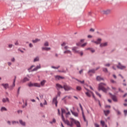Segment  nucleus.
<instances>
[{
    "label": "nucleus",
    "mask_w": 127,
    "mask_h": 127,
    "mask_svg": "<svg viewBox=\"0 0 127 127\" xmlns=\"http://www.w3.org/2000/svg\"><path fill=\"white\" fill-rule=\"evenodd\" d=\"M64 53V54H70V55H72V53L71 52V51L70 50H66L65 51Z\"/></svg>",
    "instance_id": "5701e85b"
},
{
    "label": "nucleus",
    "mask_w": 127,
    "mask_h": 127,
    "mask_svg": "<svg viewBox=\"0 0 127 127\" xmlns=\"http://www.w3.org/2000/svg\"><path fill=\"white\" fill-rule=\"evenodd\" d=\"M56 123V120L55 119H53L52 121L50 122V124H55Z\"/></svg>",
    "instance_id": "72a5a7b5"
},
{
    "label": "nucleus",
    "mask_w": 127,
    "mask_h": 127,
    "mask_svg": "<svg viewBox=\"0 0 127 127\" xmlns=\"http://www.w3.org/2000/svg\"><path fill=\"white\" fill-rule=\"evenodd\" d=\"M70 112H71L72 115L74 116V117H78V113L72 111L71 110H70Z\"/></svg>",
    "instance_id": "a211bd4d"
},
{
    "label": "nucleus",
    "mask_w": 127,
    "mask_h": 127,
    "mask_svg": "<svg viewBox=\"0 0 127 127\" xmlns=\"http://www.w3.org/2000/svg\"><path fill=\"white\" fill-rule=\"evenodd\" d=\"M63 88H64L63 89H64V91H70L71 90H73V88L71 86H70L67 84H64L63 86Z\"/></svg>",
    "instance_id": "7ed1b4c3"
},
{
    "label": "nucleus",
    "mask_w": 127,
    "mask_h": 127,
    "mask_svg": "<svg viewBox=\"0 0 127 127\" xmlns=\"http://www.w3.org/2000/svg\"><path fill=\"white\" fill-rule=\"evenodd\" d=\"M55 78L56 79V80H60V76L58 75L55 76Z\"/></svg>",
    "instance_id": "a18cd8bd"
},
{
    "label": "nucleus",
    "mask_w": 127,
    "mask_h": 127,
    "mask_svg": "<svg viewBox=\"0 0 127 127\" xmlns=\"http://www.w3.org/2000/svg\"><path fill=\"white\" fill-rule=\"evenodd\" d=\"M90 31H91L92 32H94V31H95V29H94L93 28H91L90 29Z\"/></svg>",
    "instance_id": "e2e57ef3"
},
{
    "label": "nucleus",
    "mask_w": 127,
    "mask_h": 127,
    "mask_svg": "<svg viewBox=\"0 0 127 127\" xmlns=\"http://www.w3.org/2000/svg\"><path fill=\"white\" fill-rule=\"evenodd\" d=\"M106 67H110L111 66V64H107L104 65Z\"/></svg>",
    "instance_id": "8fccbe9b"
},
{
    "label": "nucleus",
    "mask_w": 127,
    "mask_h": 127,
    "mask_svg": "<svg viewBox=\"0 0 127 127\" xmlns=\"http://www.w3.org/2000/svg\"><path fill=\"white\" fill-rule=\"evenodd\" d=\"M40 68H41V66L40 65V64H39V65H37L31 71V72H34V71H37L38 69H40Z\"/></svg>",
    "instance_id": "9d476101"
},
{
    "label": "nucleus",
    "mask_w": 127,
    "mask_h": 127,
    "mask_svg": "<svg viewBox=\"0 0 127 127\" xmlns=\"http://www.w3.org/2000/svg\"><path fill=\"white\" fill-rule=\"evenodd\" d=\"M56 88L57 89V90H60V89H63L64 87L62 85H61V84H60L59 83H57L56 84Z\"/></svg>",
    "instance_id": "9b49d317"
},
{
    "label": "nucleus",
    "mask_w": 127,
    "mask_h": 127,
    "mask_svg": "<svg viewBox=\"0 0 127 127\" xmlns=\"http://www.w3.org/2000/svg\"><path fill=\"white\" fill-rule=\"evenodd\" d=\"M74 122H75V119L73 118H71L70 124L69 123V124L68 126H69V127H73V124H74Z\"/></svg>",
    "instance_id": "ddd939ff"
},
{
    "label": "nucleus",
    "mask_w": 127,
    "mask_h": 127,
    "mask_svg": "<svg viewBox=\"0 0 127 127\" xmlns=\"http://www.w3.org/2000/svg\"><path fill=\"white\" fill-rule=\"evenodd\" d=\"M85 95H86V96H87V97H89V98L90 97H91V94L88 92L85 93Z\"/></svg>",
    "instance_id": "ea45409f"
},
{
    "label": "nucleus",
    "mask_w": 127,
    "mask_h": 127,
    "mask_svg": "<svg viewBox=\"0 0 127 127\" xmlns=\"http://www.w3.org/2000/svg\"><path fill=\"white\" fill-rule=\"evenodd\" d=\"M86 45H87V43H85L83 44L82 45H81V47H85V46H86Z\"/></svg>",
    "instance_id": "3c124183"
},
{
    "label": "nucleus",
    "mask_w": 127,
    "mask_h": 127,
    "mask_svg": "<svg viewBox=\"0 0 127 127\" xmlns=\"http://www.w3.org/2000/svg\"><path fill=\"white\" fill-rule=\"evenodd\" d=\"M16 80V76H15L12 85L9 87V88L11 90H12L13 89V87L15 86V81Z\"/></svg>",
    "instance_id": "6e6552de"
},
{
    "label": "nucleus",
    "mask_w": 127,
    "mask_h": 127,
    "mask_svg": "<svg viewBox=\"0 0 127 127\" xmlns=\"http://www.w3.org/2000/svg\"><path fill=\"white\" fill-rule=\"evenodd\" d=\"M62 121L65 124V125H67V126H69V124H70V122L68 120H65V118H64V115H62Z\"/></svg>",
    "instance_id": "423d86ee"
},
{
    "label": "nucleus",
    "mask_w": 127,
    "mask_h": 127,
    "mask_svg": "<svg viewBox=\"0 0 127 127\" xmlns=\"http://www.w3.org/2000/svg\"><path fill=\"white\" fill-rule=\"evenodd\" d=\"M74 124L76 125L77 127H81V125L80 124V122H79V121L74 120Z\"/></svg>",
    "instance_id": "2eb2a0df"
},
{
    "label": "nucleus",
    "mask_w": 127,
    "mask_h": 127,
    "mask_svg": "<svg viewBox=\"0 0 127 127\" xmlns=\"http://www.w3.org/2000/svg\"><path fill=\"white\" fill-rule=\"evenodd\" d=\"M76 81H78V82H79V83H81V84H84V83H85V81L84 80L81 81L79 80V79H76Z\"/></svg>",
    "instance_id": "58836bf2"
},
{
    "label": "nucleus",
    "mask_w": 127,
    "mask_h": 127,
    "mask_svg": "<svg viewBox=\"0 0 127 127\" xmlns=\"http://www.w3.org/2000/svg\"><path fill=\"white\" fill-rule=\"evenodd\" d=\"M38 41H40V40L38 39H36L35 40H32L33 43H36L37 42H38Z\"/></svg>",
    "instance_id": "bb28decb"
},
{
    "label": "nucleus",
    "mask_w": 127,
    "mask_h": 127,
    "mask_svg": "<svg viewBox=\"0 0 127 127\" xmlns=\"http://www.w3.org/2000/svg\"><path fill=\"white\" fill-rule=\"evenodd\" d=\"M85 41V39H81L80 40V43H83Z\"/></svg>",
    "instance_id": "69168bd1"
},
{
    "label": "nucleus",
    "mask_w": 127,
    "mask_h": 127,
    "mask_svg": "<svg viewBox=\"0 0 127 127\" xmlns=\"http://www.w3.org/2000/svg\"><path fill=\"white\" fill-rule=\"evenodd\" d=\"M94 126L95 127H100V125H99L98 124H95Z\"/></svg>",
    "instance_id": "5fc2aeb1"
},
{
    "label": "nucleus",
    "mask_w": 127,
    "mask_h": 127,
    "mask_svg": "<svg viewBox=\"0 0 127 127\" xmlns=\"http://www.w3.org/2000/svg\"><path fill=\"white\" fill-rule=\"evenodd\" d=\"M1 86H2L5 90H6V89L9 88L8 83H2V84H1Z\"/></svg>",
    "instance_id": "4468645a"
},
{
    "label": "nucleus",
    "mask_w": 127,
    "mask_h": 127,
    "mask_svg": "<svg viewBox=\"0 0 127 127\" xmlns=\"http://www.w3.org/2000/svg\"><path fill=\"white\" fill-rule=\"evenodd\" d=\"M45 83H46V80H43L41 82V85L42 86H44V85L45 84Z\"/></svg>",
    "instance_id": "cd10ccee"
},
{
    "label": "nucleus",
    "mask_w": 127,
    "mask_h": 127,
    "mask_svg": "<svg viewBox=\"0 0 127 127\" xmlns=\"http://www.w3.org/2000/svg\"><path fill=\"white\" fill-rule=\"evenodd\" d=\"M18 114H22V110H18L17 111Z\"/></svg>",
    "instance_id": "6e6d98bb"
},
{
    "label": "nucleus",
    "mask_w": 127,
    "mask_h": 127,
    "mask_svg": "<svg viewBox=\"0 0 127 127\" xmlns=\"http://www.w3.org/2000/svg\"><path fill=\"white\" fill-rule=\"evenodd\" d=\"M44 46H49V43H48V42H46L44 43Z\"/></svg>",
    "instance_id": "37998d69"
},
{
    "label": "nucleus",
    "mask_w": 127,
    "mask_h": 127,
    "mask_svg": "<svg viewBox=\"0 0 127 127\" xmlns=\"http://www.w3.org/2000/svg\"><path fill=\"white\" fill-rule=\"evenodd\" d=\"M77 53H79V54H80L81 56H83V52H78Z\"/></svg>",
    "instance_id": "864d4df0"
},
{
    "label": "nucleus",
    "mask_w": 127,
    "mask_h": 127,
    "mask_svg": "<svg viewBox=\"0 0 127 127\" xmlns=\"http://www.w3.org/2000/svg\"><path fill=\"white\" fill-rule=\"evenodd\" d=\"M9 48H12V44H10L8 45Z\"/></svg>",
    "instance_id": "338daca9"
},
{
    "label": "nucleus",
    "mask_w": 127,
    "mask_h": 127,
    "mask_svg": "<svg viewBox=\"0 0 127 127\" xmlns=\"http://www.w3.org/2000/svg\"><path fill=\"white\" fill-rule=\"evenodd\" d=\"M95 94L99 96V98H101L102 95L99 93V92H98V91H95Z\"/></svg>",
    "instance_id": "e433bc0d"
},
{
    "label": "nucleus",
    "mask_w": 127,
    "mask_h": 127,
    "mask_svg": "<svg viewBox=\"0 0 127 127\" xmlns=\"http://www.w3.org/2000/svg\"><path fill=\"white\" fill-rule=\"evenodd\" d=\"M72 51H75L76 53H78V51L76 50V47L72 48Z\"/></svg>",
    "instance_id": "79ce46f5"
},
{
    "label": "nucleus",
    "mask_w": 127,
    "mask_h": 127,
    "mask_svg": "<svg viewBox=\"0 0 127 127\" xmlns=\"http://www.w3.org/2000/svg\"><path fill=\"white\" fill-rule=\"evenodd\" d=\"M61 96V91H58V94L56 97H57V99L59 97H60Z\"/></svg>",
    "instance_id": "f704fd0d"
},
{
    "label": "nucleus",
    "mask_w": 127,
    "mask_h": 127,
    "mask_svg": "<svg viewBox=\"0 0 127 127\" xmlns=\"http://www.w3.org/2000/svg\"><path fill=\"white\" fill-rule=\"evenodd\" d=\"M102 69H103V72H105V73H108V68L103 67Z\"/></svg>",
    "instance_id": "c756f323"
},
{
    "label": "nucleus",
    "mask_w": 127,
    "mask_h": 127,
    "mask_svg": "<svg viewBox=\"0 0 127 127\" xmlns=\"http://www.w3.org/2000/svg\"><path fill=\"white\" fill-rule=\"evenodd\" d=\"M6 102H8V103H9V99L8 98H3L2 99V102L3 103H6Z\"/></svg>",
    "instance_id": "412c9836"
},
{
    "label": "nucleus",
    "mask_w": 127,
    "mask_h": 127,
    "mask_svg": "<svg viewBox=\"0 0 127 127\" xmlns=\"http://www.w3.org/2000/svg\"><path fill=\"white\" fill-rule=\"evenodd\" d=\"M53 104H55L56 107H57V104H58V101H57V97H55L53 99Z\"/></svg>",
    "instance_id": "1a4fd4ad"
},
{
    "label": "nucleus",
    "mask_w": 127,
    "mask_h": 127,
    "mask_svg": "<svg viewBox=\"0 0 127 127\" xmlns=\"http://www.w3.org/2000/svg\"><path fill=\"white\" fill-rule=\"evenodd\" d=\"M106 85V84L104 83H99L98 85V91H103L104 93H107L108 89L104 87Z\"/></svg>",
    "instance_id": "f257e3e1"
},
{
    "label": "nucleus",
    "mask_w": 127,
    "mask_h": 127,
    "mask_svg": "<svg viewBox=\"0 0 127 127\" xmlns=\"http://www.w3.org/2000/svg\"><path fill=\"white\" fill-rule=\"evenodd\" d=\"M107 45H108V43L105 42L100 44V47H105V46H107Z\"/></svg>",
    "instance_id": "aec40b11"
},
{
    "label": "nucleus",
    "mask_w": 127,
    "mask_h": 127,
    "mask_svg": "<svg viewBox=\"0 0 127 127\" xmlns=\"http://www.w3.org/2000/svg\"><path fill=\"white\" fill-rule=\"evenodd\" d=\"M84 70L83 69H81L79 71V74H82V73H83V71Z\"/></svg>",
    "instance_id": "13d9d810"
},
{
    "label": "nucleus",
    "mask_w": 127,
    "mask_h": 127,
    "mask_svg": "<svg viewBox=\"0 0 127 127\" xmlns=\"http://www.w3.org/2000/svg\"><path fill=\"white\" fill-rule=\"evenodd\" d=\"M29 47H30L31 48H32V47H33V45H32V44H31V43H30Z\"/></svg>",
    "instance_id": "052dcab7"
},
{
    "label": "nucleus",
    "mask_w": 127,
    "mask_h": 127,
    "mask_svg": "<svg viewBox=\"0 0 127 127\" xmlns=\"http://www.w3.org/2000/svg\"><path fill=\"white\" fill-rule=\"evenodd\" d=\"M62 46H65L66 45V43L64 42L63 44H61Z\"/></svg>",
    "instance_id": "0e129e2a"
},
{
    "label": "nucleus",
    "mask_w": 127,
    "mask_h": 127,
    "mask_svg": "<svg viewBox=\"0 0 127 127\" xmlns=\"http://www.w3.org/2000/svg\"><path fill=\"white\" fill-rule=\"evenodd\" d=\"M51 49V48H47V47H42V51H44V50H45V51H49V50H50Z\"/></svg>",
    "instance_id": "f3484780"
},
{
    "label": "nucleus",
    "mask_w": 127,
    "mask_h": 127,
    "mask_svg": "<svg viewBox=\"0 0 127 127\" xmlns=\"http://www.w3.org/2000/svg\"><path fill=\"white\" fill-rule=\"evenodd\" d=\"M110 82L111 83H113V84H115V83H117V82L116 81L114 80V79H111Z\"/></svg>",
    "instance_id": "49530a36"
},
{
    "label": "nucleus",
    "mask_w": 127,
    "mask_h": 127,
    "mask_svg": "<svg viewBox=\"0 0 127 127\" xmlns=\"http://www.w3.org/2000/svg\"><path fill=\"white\" fill-rule=\"evenodd\" d=\"M18 51H20V52H21V53H24V52L21 50H20V49H18Z\"/></svg>",
    "instance_id": "4d7b16f0"
},
{
    "label": "nucleus",
    "mask_w": 127,
    "mask_h": 127,
    "mask_svg": "<svg viewBox=\"0 0 127 127\" xmlns=\"http://www.w3.org/2000/svg\"><path fill=\"white\" fill-rule=\"evenodd\" d=\"M117 68L118 69H120L121 70H124V69H125L126 66L122 65L121 63H118V65L117 66Z\"/></svg>",
    "instance_id": "39448f33"
},
{
    "label": "nucleus",
    "mask_w": 127,
    "mask_h": 127,
    "mask_svg": "<svg viewBox=\"0 0 127 127\" xmlns=\"http://www.w3.org/2000/svg\"><path fill=\"white\" fill-rule=\"evenodd\" d=\"M112 11V10L111 9H107L106 10L103 11V14H110Z\"/></svg>",
    "instance_id": "f8f14e48"
},
{
    "label": "nucleus",
    "mask_w": 127,
    "mask_h": 127,
    "mask_svg": "<svg viewBox=\"0 0 127 127\" xmlns=\"http://www.w3.org/2000/svg\"><path fill=\"white\" fill-rule=\"evenodd\" d=\"M0 111H1V112H3V111H7V109H6L5 108V107H3L1 108Z\"/></svg>",
    "instance_id": "c85d7f7f"
},
{
    "label": "nucleus",
    "mask_w": 127,
    "mask_h": 127,
    "mask_svg": "<svg viewBox=\"0 0 127 127\" xmlns=\"http://www.w3.org/2000/svg\"><path fill=\"white\" fill-rule=\"evenodd\" d=\"M64 49H65V50H67V49H68V47L67 46H65V47H64Z\"/></svg>",
    "instance_id": "774afa93"
},
{
    "label": "nucleus",
    "mask_w": 127,
    "mask_h": 127,
    "mask_svg": "<svg viewBox=\"0 0 127 127\" xmlns=\"http://www.w3.org/2000/svg\"><path fill=\"white\" fill-rule=\"evenodd\" d=\"M28 86L29 87H37L38 88H40V87H41V85H40V84L38 83H31L30 82L29 83H28Z\"/></svg>",
    "instance_id": "f03ea898"
},
{
    "label": "nucleus",
    "mask_w": 127,
    "mask_h": 127,
    "mask_svg": "<svg viewBox=\"0 0 127 127\" xmlns=\"http://www.w3.org/2000/svg\"><path fill=\"white\" fill-rule=\"evenodd\" d=\"M96 80H97V81H103V80H104V78H103V77H101V76H97V77H96Z\"/></svg>",
    "instance_id": "6ab92c4d"
},
{
    "label": "nucleus",
    "mask_w": 127,
    "mask_h": 127,
    "mask_svg": "<svg viewBox=\"0 0 127 127\" xmlns=\"http://www.w3.org/2000/svg\"><path fill=\"white\" fill-rule=\"evenodd\" d=\"M20 87H19L18 88V90H17V95H19V91H20Z\"/></svg>",
    "instance_id": "de8ad7c7"
},
{
    "label": "nucleus",
    "mask_w": 127,
    "mask_h": 127,
    "mask_svg": "<svg viewBox=\"0 0 127 127\" xmlns=\"http://www.w3.org/2000/svg\"><path fill=\"white\" fill-rule=\"evenodd\" d=\"M27 81H29V79L27 77H24L22 80V83H25V82H27Z\"/></svg>",
    "instance_id": "4be33fe9"
},
{
    "label": "nucleus",
    "mask_w": 127,
    "mask_h": 127,
    "mask_svg": "<svg viewBox=\"0 0 127 127\" xmlns=\"http://www.w3.org/2000/svg\"><path fill=\"white\" fill-rule=\"evenodd\" d=\"M76 90L77 91H82V87H81L80 86H77Z\"/></svg>",
    "instance_id": "7c9ffc66"
},
{
    "label": "nucleus",
    "mask_w": 127,
    "mask_h": 127,
    "mask_svg": "<svg viewBox=\"0 0 127 127\" xmlns=\"http://www.w3.org/2000/svg\"><path fill=\"white\" fill-rule=\"evenodd\" d=\"M101 41H102V39L99 38L97 41L94 42V43H95V44H101Z\"/></svg>",
    "instance_id": "dca6fc26"
},
{
    "label": "nucleus",
    "mask_w": 127,
    "mask_h": 127,
    "mask_svg": "<svg viewBox=\"0 0 127 127\" xmlns=\"http://www.w3.org/2000/svg\"><path fill=\"white\" fill-rule=\"evenodd\" d=\"M11 62H14V61H15V59H14V58H13L12 59H11Z\"/></svg>",
    "instance_id": "bf43d9fd"
},
{
    "label": "nucleus",
    "mask_w": 127,
    "mask_h": 127,
    "mask_svg": "<svg viewBox=\"0 0 127 127\" xmlns=\"http://www.w3.org/2000/svg\"><path fill=\"white\" fill-rule=\"evenodd\" d=\"M61 111H62V116H63V114H65V113H66V110H65V109H64V108H62Z\"/></svg>",
    "instance_id": "a878e982"
},
{
    "label": "nucleus",
    "mask_w": 127,
    "mask_h": 127,
    "mask_svg": "<svg viewBox=\"0 0 127 127\" xmlns=\"http://www.w3.org/2000/svg\"><path fill=\"white\" fill-rule=\"evenodd\" d=\"M39 60V58L38 57H37L34 59V62H36Z\"/></svg>",
    "instance_id": "c9c22d12"
},
{
    "label": "nucleus",
    "mask_w": 127,
    "mask_h": 127,
    "mask_svg": "<svg viewBox=\"0 0 127 127\" xmlns=\"http://www.w3.org/2000/svg\"><path fill=\"white\" fill-rule=\"evenodd\" d=\"M92 73L93 74H95L96 73V70L95 69H90L88 71V74L89 76H92V74L91 73Z\"/></svg>",
    "instance_id": "0eeeda50"
},
{
    "label": "nucleus",
    "mask_w": 127,
    "mask_h": 127,
    "mask_svg": "<svg viewBox=\"0 0 127 127\" xmlns=\"http://www.w3.org/2000/svg\"><path fill=\"white\" fill-rule=\"evenodd\" d=\"M33 67H35V65H31L29 68H28V71L29 72H30V70H31L33 68Z\"/></svg>",
    "instance_id": "473e14b6"
},
{
    "label": "nucleus",
    "mask_w": 127,
    "mask_h": 127,
    "mask_svg": "<svg viewBox=\"0 0 127 127\" xmlns=\"http://www.w3.org/2000/svg\"><path fill=\"white\" fill-rule=\"evenodd\" d=\"M119 92H121V93H124V91L122 90V89L121 88H119Z\"/></svg>",
    "instance_id": "680f3d73"
},
{
    "label": "nucleus",
    "mask_w": 127,
    "mask_h": 127,
    "mask_svg": "<svg viewBox=\"0 0 127 127\" xmlns=\"http://www.w3.org/2000/svg\"><path fill=\"white\" fill-rule=\"evenodd\" d=\"M111 99L114 101L115 103L118 102V97L116 95H113L112 93H110Z\"/></svg>",
    "instance_id": "20e7f679"
},
{
    "label": "nucleus",
    "mask_w": 127,
    "mask_h": 127,
    "mask_svg": "<svg viewBox=\"0 0 127 127\" xmlns=\"http://www.w3.org/2000/svg\"><path fill=\"white\" fill-rule=\"evenodd\" d=\"M60 67V66H59L58 67H56V66H52V68H53V69H59Z\"/></svg>",
    "instance_id": "c03bdc74"
},
{
    "label": "nucleus",
    "mask_w": 127,
    "mask_h": 127,
    "mask_svg": "<svg viewBox=\"0 0 127 127\" xmlns=\"http://www.w3.org/2000/svg\"><path fill=\"white\" fill-rule=\"evenodd\" d=\"M79 107L81 109V112H82V114H83V113H84V111L83 110V107H82V105H81V103H79Z\"/></svg>",
    "instance_id": "4c0bfd02"
},
{
    "label": "nucleus",
    "mask_w": 127,
    "mask_h": 127,
    "mask_svg": "<svg viewBox=\"0 0 127 127\" xmlns=\"http://www.w3.org/2000/svg\"><path fill=\"white\" fill-rule=\"evenodd\" d=\"M124 112L125 117H127V110H124Z\"/></svg>",
    "instance_id": "09e8293b"
},
{
    "label": "nucleus",
    "mask_w": 127,
    "mask_h": 127,
    "mask_svg": "<svg viewBox=\"0 0 127 127\" xmlns=\"http://www.w3.org/2000/svg\"><path fill=\"white\" fill-rule=\"evenodd\" d=\"M82 117H83V119L84 121V122H86V117H85V115H84V112H82Z\"/></svg>",
    "instance_id": "a19ab883"
},
{
    "label": "nucleus",
    "mask_w": 127,
    "mask_h": 127,
    "mask_svg": "<svg viewBox=\"0 0 127 127\" xmlns=\"http://www.w3.org/2000/svg\"><path fill=\"white\" fill-rule=\"evenodd\" d=\"M115 111H116V112H117V115H121V112H120V111L116 110H115Z\"/></svg>",
    "instance_id": "603ef678"
},
{
    "label": "nucleus",
    "mask_w": 127,
    "mask_h": 127,
    "mask_svg": "<svg viewBox=\"0 0 127 127\" xmlns=\"http://www.w3.org/2000/svg\"><path fill=\"white\" fill-rule=\"evenodd\" d=\"M19 123L21 126H23L24 127L25 126V122H23L22 120H19Z\"/></svg>",
    "instance_id": "393cba45"
},
{
    "label": "nucleus",
    "mask_w": 127,
    "mask_h": 127,
    "mask_svg": "<svg viewBox=\"0 0 127 127\" xmlns=\"http://www.w3.org/2000/svg\"><path fill=\"white\" fill-rule=\"evenodd\" d=\"M100 123H101V125L102 127H105V121H101Z\"/></svg>",
    "instance_id": "2f4dec72"
},
{
    "label": "nucleus",
    "mask_w": 127,
    "mask_h": 127,
    "mask_svg": "<svg viewBox=\"0 0 127 127\" xmlns=\"http://www.w3.org/2000/svg\"><path fill=\"white\" fill-rule=\"evenodd\" d=\"M104 113L105 114V115L107 116L110 114V110H104Z\"/></svg>",
    "instance_id": "b1692460"
}]
</instances>
